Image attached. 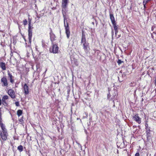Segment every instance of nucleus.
I'll return each mask as SVG.
<instances>
[{
	"mask_svg": "<svg viewBox=\"0 0 156 156\" xmlns=\"http://www.w3.org/2000/svg\"><path fill=\"white\" fill-rule=\"evenodd\" d=\"M110 93H109L108 94V96H107V98L109 100H113V98H112L111 99H110Z\"/></svg>",
	"mask_w": 156,
	"mask_h": 156,
	"instance_id": "obj_23",
	"label": "nucleus"
},
{
	"mask_svg": "<svg viewBox=\"0 0 156 156\" xmlns=\"http://www.w3.org/2000/svg\"><path fill=\"white\" fill-rule=\"evenodd\" d=\"M15 104L17 106H20L19 103L18 101L16 102L15 103Z\"/></svg>",
	"mask_w": 156,
	"mask_h": 156,
	"instance_id": "obj_25",
	"label": "nucleus"
},
{
	"mask_svg": "<svg viewBox=\"0 0 156 156\" xmlns=\"http://www.w3.org/2000/svg\"><path fill=\"white\" fill-rule=\"evenodd\" d=\"M145 126H146V128H148V124H147V123H146Z\"/></svg>",
	"mask_w": 156,
	"mask_h": 156,
	"instance_id": "obj_31",
	"label": "nucleus"
},
{
	"mask_svg": "<svg viewBox=\"0 0 156 156\" xmlns=\"http://www.w3.org/2000/svg\"><path fill=\"white\" fill-rule=\"evenodd\" d=\"M69 0H62V7L63 9H65L67 7Z\"/></svg>",
	"mask_w": 156,
	"mask_h": 156,
	"instance_id": "obj_7",
	"label": "nucleus"
},
{
	"mask_svg": "<svg viewBox=\"0 0 156 156\" xmlns=\"http://www.w3.org/2000/svg\"><path fill=\"white\" fill-rule=\"evenodd\" d=\"M31 19L29 18L28 20V39L29 42L28 44L27 43H26V49L27 52L28 51H30L31 50V38L32 36V30L33 28V27L31 25Z\"/></svg>",
	"mask_w": 156,
	"mask_h": 156,
	"instance_id": "obj_1",
	"label": "nucleus"
},
{
	"mask_svg": "<svg viewBox=\"0 0 156 156\" xmlns=\"http://www.w3.org/2000/svg\"><path fill=\"white\" fill-rule=\"evenodd\" d=\"M133 119L139 124L141 122V119L139 116L138 114L135 115L133 117Z\"/></svg>",
	"mask_w": 156,
	"mask_h": 156,
	"instance_id": "obj_8",
	"label": "nucleus"
},
{
	"mask_svg": "<svg viewBox=\"0 0 156 156\" xmlns=\"http://www.w3.org/2000/svg\"><path fill=\"white\" fill-rule=\"evenodd\" d=\"M0 126L1 127H5V126L3 124L2 122L1 114H0Z\"/></svg>",
	"mask_w": 156,
	"mask_h": 156,
	"instance_id": "obj_19",
	"label": "nucleus"
},
{
	"mask_svg": "<svg viewBox=\"0 0 156 156\" xmlns=\"http://www.w3.org/2000/svg\"><path fill=\"white\" fill-rule=\"evenodd\" d=\"M113 31L112 30V35L113 36Z\"/></svg>",
	"mask_w": 156,
	"mask_h": 156,
	"instance_id": "obj_34",
	"label": "nucleus"
},
{
	"mask_svg": "<svg viewBox=\"0 0 156 156\" xmlns=\"http://www.w3.org/2000/svg\"><path fill=\"white\" fill-rule=\"evenodd\" d=\"M24 93L26 95L29 93V87L26 84H25L23 87Z\"/></svg>",
	"mask_w": 156,
	"mask_h": 156,
	"instance_id": "obj_11",
	"label": "nucleus"
},
{
	"mask_svg": "<svg viewBox=\"0 0 156 156\" xmlns=\"http://www.w3.org/2000/svg\"><path fill=\"white\" fill-rule=\"evenodd\" d=\"M36 51H38V52L39 51L38 50V47L37 46L36 47Z\"/></svg>",
	"mask_w": 156,
	"mask_h": 156,
	"instance_id": "obj_30",
	"label": "nucleus"
},
{
	"mask_svg": "<svg viewBox=\"0 0 156 156\" xmlns=\"http://www.w3.org/2000/svg\"><path fill=\"white\" fill-rule=\"evenodd\" d=\"M58 48L57 45L53 44L52 47L50 48V51L54 53H56L58 52Z\"/></svg>",
	"mask_w": 156,
	"mask_h": 156,
	"instance_id": "obj_4",
	"label": "nucleus"
},
{
	"mask_svg": "<svg viewBox=\"0 0 156 156\" xmlns=\"http://www.w3.org/2000/svg\"><path fill=\"white\" fill-rule=\"evenodd\" d=\"M65 29L66 30V33L67 36V38H69L70 35V31H69V27H66L65 28Z\"/></svg>",
	"mask_w": 156,
	"mask_h": 156,
	"instance_id": "obj_14",
	"label": "nucleus"
},
{
	"mask_svg": "<svg viewBox=\"0 0 156 156\" xmlns=\"http://www.w3.org/2000/svg\"><path fill=\"white\" fill-rule=\"evenodd\" d=\"M17 149L20 152H21L23 151V146L21 145H20L18 146V147H17Z\"/></svg>",
	"mask_w": 156,
	"mask_h": 156,
	"instance_id": "obj_20",
	"label": "nucleus"
},
{
	"mask_svg": "<svg viewBox=\"0 0 156 156\" xmlns=\"http://www.w3.org/2000/svg\"><path fill=\"white\" fill-rule=\"evenodd\" d=\"M92 23L93 24H94V22H92Z\"/></svg>",
	"mask_w": 156,
	"mask_h": 156,
	"instance_id": "obj_38",
	"label": "nucleus"
},
{
	"mask_svg": "<svg viewBox=\"0 0 156 156\" xmlns=\"http://www.w3.org/2000/svg\"><path fill=\"white\" fill-rule=\"evenodd\" d=\"M50 34L51 40L52 41L55 40V35L53 33H50Z\"/></svg>",
	"mask_w": 156,
	"mask_h": 156,
	"instance_id": "obj_18",
	"label": "nucleus"
},
{
	"mask_svg": "<svg viewBox=\"0 0 156 156\" xmlns=\"http://www.w3.org/2000/svg\"><path fill=\"white\" fill-rule=\"evenodd\" d=\"M69 147L70 148V145H69Z\"/></svg>",
	"mask_w": 156,
	"mask_h": 156,
	"instance_id": "obj_39",
	"label": "nucleus"
},
{
	"mask_svg": "<svg viewBox=\"0 0 156 156\" xmlns=\"http://www.w3.org/2000/svg\"><path fill=\"white\" fill-rule=\"evenodd\" d=\"M135 156H140V154L139 152L136 153L135 154Z\"/></svg>",
	"mask_w": 156,
	"mask_h": 156,
	"instance_id": "obj_28",
	"label": "nucleus"
},
{
	"mask_svg": "<svg viewBox=\"0 0 156 156\" xmlns=\"http://www.w3.org/2000/svg\"><path fill=\"white\" fill-rule=\"evenodd\" d=\"M9 96L7 95H4L2 98V104L5 106H7L8 105V99Z\"/></svg>",
	"mask_w": 156,
	"mask_h": 156,
	"instance_id": "obj_5",
	"label": "nucleus"
},
{
	"mask_svg": "<svg viewBox=\"0 0 156 156\" xmlns=\"http://www.w3.org/2000/svg\"><path fill=\"white\" fill-rule=\"evenodd\" d=\"M150 131V129L148 128H146V132L147 133H149V132Z\"/></svg>",
	"mask_w": 156,
	"mask_h": 156,
	"instance_id": "obj_27",
	"label": "nucleus"
},
{
	"mask_svg": "<svg viewBox=\"0 0 156 156\" xmlns=\"http://www.w3.org/2000/svg\"><path fill=\"white\" fill-rule=\"evenodd\" d=\"M155 85L156 86V79H155Z\"/></svg>",
	"mask_w": 156,
	"mask_h": 156,
	"instance_id": "obj_35",
	"label": "nucleus"
},
{
	"mask_svg": "<svg viewBox=\"0 0 156 156\" xmlns=\"http://www.w3.org/2000/svg\"><path fill=\"white\" fill-rule=\"evenodd\" d=\"M100 113L102 115L106 116L107 115H108V112L105 109H102L101 110Z\"/></svg>",
	"mask_w": 156,
	"mask_h": 156,
	"instance_id": "obj_12",
	"label": "nucleus"
},
{
	"mask_svg": "<svg viewBox=\"0 0 156 156\" xmlns=\"http://www.w3.org/2000/svg\"><path fill=\"white\" fill-rule=\"evenodd\" d=\"M81 43L83 45V49L85 52L87 53L90 49L89 44L86 41L85 35L83 33H82Z\"/></svg>",
	"mask_w": 156,
	"mask_h": 156,
	"instance_id": "obj_2",
	"label": "nucleus"
},
{
	"mask_svg": "<svg viewBox=\"0 0 156 156\" xmlns=\"http://www.w3.org/2000/svg\"><path fill=\"white\" fill-rule=\"evenodd\" d=\"M110 18L112 24L116 23L115 18L113 14L110 13Z\"/></svg>",
	"mask_w": 156,
	"mask_h": 156,
	"instance_id": "obj_13",
	"label": "nucleus"
},
{
	"mask_svg": "<svg viewBox=\"0 0 156 156\" xmlns=\"http://www.w3.org/2000/svg\"><path fill=\"white\" fill-rule=\"evenodd\" d=\"M143 98H142V101H143Z\"/></svg>",
	"mask_w": 156,
	"mask_h": 156,
	"instance_id": "obj_40",
	"label": "nucleus"
},
{
	"mask_svg": "<svg viewBox=\"0 0 156 156\" xmlns=\"http://www.w3.org/2000/svg\"><path fill=\"white\" fill-rule=\"evenodd\" d=\"M28 23V22L27 20L25 19L24 20H23V24L24 25H27Z\"/></svg>",
	"mask_w": 156,
	"mask_h": 156,
	"instance_id": "obj_22",
	"label": "nucleus"
},
{
	"mask_svg": "<svg viewBox=\"0 0 156 156\" xmlns=\"http://www.w3.org/2000/svg\"><path fill=\"white\" fill-rule=\"evenodd\" d=\"M22 113V111L21 110H19L17 111V115L19 117L20 116Z\"/></svg>",
	"mask_w": 156,
	"mask_h": 156,
	"instance_id": "obj_21",
	"label": "nucleus"
},
{
	"mask_svg": "<svg viewBox=\"0 0 156 156\" xmlns=\"http://www.w3.org/2000/svg\"><path fill=\"white\" fill-rule=\"evenodd\" d=\"M10 55L11 56H13V52H12V51H11V53H10Z\"/></svg>",
	"mask_w": 156,
	"mask_h": 156,
	"instance_id": "obj_32",
	"label": "nucleus"
},
{
	"mask_svg": "<svg viewBox=\"0 0 156 156\" xmlns=\"http://www.w3.org/2000/svg\"><path fill=\"white\" fill-rule=\"evenodd\" d=\"M113 27H114L115 31V35H116L117 33L118 32V26L116 25V23L113 24Z\"/></svg>",
	"mask_w": 156,
	"mask_h": 156,
	"instance_id": "obj_16",
	"label": "nucleus"
},
{
	"mask_svg": "<svg viewBox=\"0 0 156 156\" xmlns=\"http://www.w3.org/2000/svg\"><path fill=\"white\" fill-rule=\"evenodd\" d=\"M0 67L3 70L6 69V66L5 63L3 62H0Z\"/></svg>",
	"mask_w": 156,
	"mask_h": 156,
	"instance_id": "obj_15",
	"label": "nucleus"
},
{
	"mask_svg": "<svg viewBox=\"0 0 156 156\" xmlns=\"http://www.w3.org/2000/svg\"><path fill=\"white\" fill-rule=\"evenodd\" d=\"M122 62H123V61H122L121 60L119 59H118L117 61V63L119 65L121 64Z\"/></svg>",
	"mask_w": 156,
	"mask_h": 156,
	"instance_id": "obj_24",
	"label": "nucleus"
},
{
	"mask_svg": "<svg viewBox=\"0 0 156 156\" xmlns=\"http://www.w3.org/2000/svg\"><path fill=\"white\" fill-rule=\"evenodd\" d=\"M38 65H37V67H38Z\"/></svg>",
	"mask_w": 156,
	"mask_h": 156,
	"instance_id": "obj_37",
	"label": "nucleus"
},
{
	"mask_svg": "<svg viewBox=\"0 0 156 156\" xmlns=\"http://www.w3.org/2000/svg\"><path fill=\"white\" fill-rule=\"evenodd\" d=\"M22 118L23 117H22L21 118V119H19V121L20 122H21V123H22L24 121L23 120V119H22Z\"/></svg>",
	"mask_w": 156,
	"mask_h": 156,
	"instance_id": "obj_26",
	"label": "nucleus"
},
{
	"mask_svg": "<svg viewBox=\"0 0 156 156\" xmlns=\"http://www.w3.org/2000/svg\"><path fill=\"white\" fill-rule=\"evenodd\" d=\"M1 82L2 84V86L3 87H7L8 86V83L7 79L5 77H3L2 78Z\"/></svg>",
	"mask_w": 156,
	"mask_h": 156,
	"instance_id": "obj_6",
	"label": "nucleus"
},
{
	"mask_svg": "<svg viewBox=\"0 0 156 156\" xmlns=\"http://www.w3.org/2000/svg\"><path fill=\"white\" fill-rule=\"evenodd\" d=\"M146 3H144V2H143V4L144 7V8H146L145 5H146Z\"/></svg>",
	"mask_w": 156,
	"mask_h": 156,
	"instance_id": "obj_29",
	"label": "nucleus"
},
{
	"mask_svg": "<svg viewBox=\"0 0 156 156\" xmlns=\"http://www.w3.org/2000/svg\"><path fill=\"white\" fill-rule=\"evenodd\" d=\"M28 155L29 156H30V154H28Z\"/></svg>",
	"mask_w": 156,
	"mask_h": 156,
	"instance_id": "obj_36",
	"label": "nucleus"
},
{
	"mask_svg": "<svg viewBox=\"0 0 156 156\" xmlns=\"http://www.w3.org/2000/svg\"><path fill=\"white\" fill-rule=\"evenodd\" d=\"M8 77L9 79L10 82L12 83H13L14 82V80L13 79L14 77L9 71H8Z\"/></svg>",
	"mask_w": 156,
	"mask_h": 156,
	"instance_id": "obj_10",
	"label": "nucleus"
},
{
	"mask_svg": "<svg viewBox=\"0 0 156 156\" xmlns=\"http://www.w3.org/2000/svg\"><path fill=\"white\" fill-rule=\"evenodd\" d=\"M2 100H1L0 99V105H1L2 104Z\"/></svg>",
	"mask_w": 156,
	"mask_h": 156,
	"instance_id": "obj_33",
	"label": "nucleus"
},
{
	"mask_svg": "<svg viewBox=\"0 0 156 156\" xmlns=\"http://www.w3.org/2000/svg\"><path fill=\"white\" fill-rule=\"evenodd\" d=\"M8 94L13 99L15 98V92L13 90L9 89L8 91Z\"/></svg>",
	"mask_w": 156,
	"mask_h": 156,
	"instance_id": "obj_9",
	"label": "nucleus"
},
{
	"mask_svg": "<svg viewBox=\"0 0 156 156\" xmlns=\"http://www.w3.org/2000/svg\"><path fill=\"white\" fill-rule=\"evenodd\" d=\"M1 129L2 130L0 131V140L2 142V140L5 141L6 140L8 134L5 127H1Z\"/></svg>",
	"mask_w": 156,
	"mask_h": 156,
	"instance_id": "obj_3",
	"label": "nucleus"
},
{
	"mask_svg": "<svg viewBox=\"0 0 156 156\" xmlns=\"http://www.w3.org/2000/svg\"><path fill=\"white\" fill-rule=\"evenodd\" d=\"M63 17H64V25L65 27V28L69 27V24H68V23L67 22L66 23H66H65V20H66V17L63 14Z\"/></svg>",
	"mask_w": 156,
	"mask_h": 156,
	"instance_id": "obj_17",
	"label": "nucleus"
}]
</instances>
